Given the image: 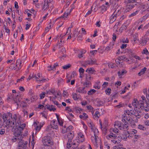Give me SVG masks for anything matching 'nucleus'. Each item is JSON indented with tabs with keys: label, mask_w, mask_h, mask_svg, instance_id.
Returning a JSON list of instances; mask_svg holds the SVG:
<instances>
[{
	"label": "nucleus",
	"mask_w": 149,
	"mask_h": 149,
	"mask_svg": "<svg viewBox=\"0 0 149 149\" xmlns=\"http://www.w3.org/2000/svg\"><path fill=\"white\" fill-rule=\"evenodd\" d=\"M94 116V118H96L97 119H98L100 116V114L99 112L98 111H96L94 114H93Z\"/></svg>",
	"instance_id": "27"
},
{
	"label": "nucleus",
	"mask_w": 149,
	"mask_h": 149,
	"mask_svg": "<svg viewBox=\"0 0 149 149\" xmlns=\"http://www.w3.org/2000/svg\"><path fill=\"white\" fill-rule=\"evenodd\" d=\"M2 118V116H1V113H0V127H1L2 126V125H3L4 126V125H3V122L1 121V120Z\"/></svg>",
	"instance_id": "55"
},
{
	"label": "nucleus",
	"mask_w": 149,
	"mask_h": 149,
	"mask_svg": "<svg viewBox=\"0 0 149 149\" xmlns=\"http://www.w3.org/2000/svg\"><path fill=\"white\" fill-rule=\"evenodd\" d=\"M127 72V71L125 69H122L120 70L118 72V76L119 78H120L121 77V76L126 74Z\"/></svg>",
	"instance_id": "21"
},
{
	"label": "nucleus",
	"mask_w": 149,
	"mask_h": 149,
	"mask_svg": "<svg viewBox=\"0 0 149 149\" xmlns=\"http://www.w3.org/2000/svg\"><path fill=\"white\" fill-rule=\"evenodd\" d=\"M58 66L57 63H55L53 65H49L47 66V70L48 71L55 70L56 69V68Z\"/></svg>",
	"instance_id": "17"
},
{
	"label": "nucleus",
	"mask_w": 149,
	"mask_h": 149,
	"mask_svg": "<svg viewBox=\"0 0 149 149\" xmlns=\"http://www.w3.org/2000/svg\"><path fill=\"white\" fill-rule=\"evenodd\" d=\"M111 89L108 88L107 89H106L105 91V92L107 94V95H109L111 93Z\"/></svg>",
	"instance_id": "60"
},
{
	"label": "nucleus",
	"mask_w": 149,
	"mask_h": 149,
	"mask_svg": "<svg viewBox=\"0 0 149 149\" xmlns=\"http://www.w3.org/2000/svg\"><path fill=\"white\" fill-rule=\"evenodd\" d=\"M27 143V141H24L22 139L18 143V147L19 149H26Z\"/></svg>",
	"instance_id": "11"
},
{
	"label": "nucleus",
	"mask_w": 149,
	"mask_h": 149,
	"mask_svg": "<svg viewBox=\"0 0 149 149\" xmlns=\"http://www.w3.org/2000/svg\"><path fill=\"white\" fill-rule=\"evenodd\" d=\"M82 125H83V128L84 129V132L86 134L88 129L87 127L84 123H82Z\"/></svg>",
	"instance_id": "52"
},
{
	"label": "nucleus",
	"mask_w": 149,
	"mask_h": 149,
	"mask_svg": "<svg viewBox=\"0 0 149 149\" xmlns=\"http://www.w3.org/2000/svg\"><path fill=\"white\" fill-rule=\"evenodd\" d=\"M141 102L143 103V102L141 101H140L139 102L136 99L134 98L132 102V105L133 106L134 109L137 110L138 108L140 107V106H141Z\"/></svg>",
	"instance_id": "10"
},
{
	"label": "nucleus",
	"mask_w": 149,
	"mask_h": 149,
	"mask_svg": "<svg viewBox=\"0 0 149 149\" xmlns=\"http://www.w3.org/2000/svg\"><path fill=\"white\" fill-rule=\"evenodd\" d=\"M113 45H114L113 44H110L109 46H107L106 47V48L105 49L107 51H109V50H111L113 48Z\"/></svg>",
	"instance_id": "39"
},
{
	"label": "nucleus",
	"mask_w": 149,
	"mask_h": 149,
	"mask_svg": "<svg viewBox=\"0 0 149 149\" xmlns=\"http://www.w3.org/2000/svg\"><path fill=\"white\" fill-rule=\"evenodd\" d=\"M29 102H30V100L28 99H25V100H24L23 101V102L24 103H25L26 104V105H23V107H26L27 105V104H29L30 103H29Z\"/></svg>",
	"instance_id": "45"
},
{
	"label": "nucleus",
	"mask_w": 149,
	"mask_h": 149,
	"mask_svg": "<svg viewBox=\"0 0 149 149\" xmlns=\"http://www.w3.org/2000/svg\"><path fill=\"white\" fill-rule=\"evenodd\" d=\"M63 96L64 97H67L68 96V93L65 91H63Z\"/></svg>",
	"instance_id": "64"
},
{
	"label": "nucleus",
	"mask_w": 149,
	"mask_h": 149,
	"mask_svg": "<svg viewBox=\"0 0 149 149\" xmlns=\"http://www.w3.org/2000/svg\"><path fill=\"white\" fill-rule=\"evenodd\" d=\"M44 123H43L42 124V126H39V125H38L37 123L36 122H35L33 125V126L35 127V129L37 131V132H38L41 129V127L44 124Z\"/></svg>",
	"instance_id": "20"
},
{
	"label": "nucleus",
	"mask_w": 149,
	"mask_h": 149,
	"mask_svg": "<svg viewBox=\"0 0 149 149\" xmlns=\"http://www.w3.org/2000/svg\"><path fill=\"white\" fill-rule=\"evenodd\" d=\"M53 102L58 107L60 108L62 107V105L61 104H59L58 103V102L56 101L55 100Z\"/></svg>",
	"instance_id": "51"
},
{
	"label": "nucleus",
	"mask_w": 149,
	"mask_h": 149,
	"mask_svg": "<svg viewBox=\"0 0 149 149\" xmlns=\"http://www.w3.org/2000/svg\"><path fill=\"white\" fill-rule=\"evenodd\" d=\"M119 58L120 60H123L126 62H127L129 61L128 58L126 57L125 56H120Z\"/></svg>",
	"instance_id": "32"
},
{
	"label": "nucleus",
	"mask_w": 149,
	"mask_h": 149,
	"mask_svg": "<svg viewBox=\"0 0 149 149\" xmlns=\"http://www.w3.org/2000/svg\"><path fill=\"white\" fill-rule=\"evenodd\" d=\"M56 97L57 96H56V95H54V97H52L51 96L49 97L50 100L52 101L53 102H54L55 101V100L56 99Z\"/></svg>",
	"instance_id": "48"
},
{
	"label": "nucleus",
	"mask_w": 149,
	"mask_h": 149,
	"mask_svg": "<svg viewBox=\"0 0 149 149\" xmlns=\"http://www.w3.org/2000/svg\"><path fill=\"white\" fill-rule=\"evenodd\" d=\"M118 128H112L110 129V132H113L115 133H117L118 132Z\"/></svg>",
	"instance_id": "40"
},
{
	"label": "nucleus",
	"mask_w": 149,
	"mask_h": 149,
	"mask_svg": "<svg viewBox=\"0 0 149 149\" xmlns=\"http://www.w3.org/2000/svg\"><path fill=\"white\" fill-rule=\"evenodd\" d=\"M58 124L60 126H62L63 125V122L61 118L58 119Z\"/></svg>",
	"instance_id": "58"
},
{
	"label": "nucleus",
	"mask_w": 149,
	"mask_h": 149,
	"mask_svg": "<svg viewBox=\"0 0 149 149\" xmlns=\"http://www.w3.org/2000/svg\"><path fill=\"white\" fill-rule=\"evenodd\" d=\"M110 6L109 3L108 2H106L105 4L103 5L101 7V8L102 11H106L108 8Z\"/></svg>",
	"instance_id": "18"
},
{
	"label": "nucleus",
	"mask_w": 149,
	"mask_h": 149,
	"mask_svg": "<svg viewBox=\"0 0 149 149\" xmlns=\"http://www.w3.org/2000/svg\"><path fill=\"white\" fill-rule=\"evenodd\" d=\"M141 106H140V108L142 110H144L146 111H148L149 110V109L147 108H145L144 106V104L143 103H142V102L141 103Z\"/></svg>",
	"instance_id": "36"
},
{
	"label": "nucleus",
	"mask_w": 149,
	"mask_h": 149,
	"mask_svg": "<svg viewBox=\"0 0 149 149\" xmlns=\"http://www.w3.org/2000/svg\"><path fill=\"white\" fill-rule=\"evenodd\" d=\"M71 12V10H68L66 11L63 15L60 17V18L61 20H66L68 19V15H70Z\"/></svg>",
	"instance_id": "13"
},
{
	"label": "nucleus",
	"mask_w": 149,
	"mask_h": 149,
	"mask_svg": "<svg viewBox=\"0 0 149 149\" xmlns=\"http://www.w3.org/2000/svg\"><path fill=\"white\" fill-rule=\"evenodd\" d=\"M95 92V90L94 89H91L88 92V95H91L94 93Z\"/></svg>",
	"instance_id": "47"
},
{
	"label": "nucleus",
	"mask_w": 149,
	"mask_h": 149,
	"mask_svg": "<svg viewBox=\"0 0 149 149\" xmlns=\"http://www.w3.org/2000/svg\"><path fill=\"white\" fill-rule=\"evenodd\" d=\"M87 124L89 127L91 129L92 132L93 133L94 136H92L91 137V139L94 145L97 146L99 143V138L98 137V135H99V131L93 122L90 119L88 120Z\"/></svg>",
	"instance_id": "2"
},
{
	"label": "nucleus",
	"mask_w": 149,
	"mask_h": 149,
	"mask_svg": "<svg viewBox=\"0 0 149 149\" xmlns=\"http://www.w3.org/2000/svg\"><path fill=\"white\" fill-rule=\"evenodd\" d=\"M93 79V78L91 77V75H88L86 76V80L87 81L91 82Z\"/></svg>",
	"instance_id": "44"
},
{
	"label": "nucleus",
	"mask_w": 149,
	"mask_h": 149,
	"mask_svg": "<svg viewBox=\"0 0 149 149\" xmlns=\"http://www.w3.org/2000/svg\"><path fill=\"white\" fill-rule=\"evenodd\" d=\"M97 52V50H95L91 51L90 52L92 55H94L96 54Z\"/></svg>",
	"instance_id": "63"
},
{
	"label": "nucleus",
	"mask_w": 149,
	"mask_h": 149,
	"mask_svg": "<svg viewBox=\"0 0 149 149\" xmlns=\"http://www.w3.org/2000/svg\"><path fill=\"white\" fill-rule=\"evenodd\" d=\"M134 7V5L133 4H128L126 6L127 9L129 10H127L126 12L129 11L130 10L133 8Z\"/></svg>",
	"instance_id": "29"
},
{
	"label": "nucleus",
	"mask_w": 149,
	"mask_h": 149,
	"mask_svg": "<svg viewBox=\"0 0 149 149\" xmlns=\"http://www.w3.org/2000/svg\"><path fill=\"white\" fill-rule=\"evenodd\" d=\"M86 51L85 50H82L80 51L78 55V58H79L83 57L84 55L86 53Z\"/></svg>",
	"instance_id": "22"
},
{
	"label": "nucleus",
	"mask_w": 149,
	"mask_h": 149,
	"mask_svg": "<svg viewBox=\"0 0 149 149\" xmlns=\"http://www.w3.org/2000/svg\"><path fill=\"white\" fill-rule=\"evenodd\" d=\"M144 93L146 94V97L148 100H149V88L148 90L146 89H145L143 90Z\"/></svg>",
	"instance_id": "26"
},
{
	"label": "nucleus",
	"mask_w": 149,
	"mask_h": 149,
	"mask_svg": "<svg viewBox=\"0 0 149 149\" xmlns=\"http://www.w3.org/2000/svg\"><path fill=\"white\" fill-rule=\"evenodd\" d=\"M35 78L34 75L32 74H31L29 76V77L27 79V81H28L30 80V79L32 78Z\"/></svg>",
	"instance_id": "61"
},
{
	"label": "nucleus",
	"mask_w": 149,
	"mask_h": 149,
	"mask_svg": "<svg viewBox=\"0 0 149 149\" xmlns=\"http://www.w3.org/2000/svg\"><path fill=\"white\" fill-rule=\"evenodd\" d=\"M74 136V133L72 132L69 133L67 135V137L69 140H72Z\"/></svg>",
	"instance_id": "25"
},
{
	"label": "nucleus",
	"mask_w": 149,
	"mask_h": 149,
	"mask_svg": "<svg viewBox=\"0 0 149 149\" xmlns=\"http://www.w3.org/2000/svg\"><path fill=\"white\" fill-rule=\"evenodd\" d=\"M107 139L109 140H111V142L115 144H118L121 141V139L117 136L116 134L111 132L106 136Z\"/></svg>",
	"instance_id": "5"
},
{
	"label": "nucleus",
	"mask_w": 149,
	"mask_h": 149,
	"mask_svg": "<svg viewBox=\"0 0 149 149\" xmlns=\"http://www.w3.org/2000/svg\"><path fill=\"white\" fill-rule=\"evenodd\" d=\"M86 72L92 74L94 73L95 71L93 68H88L86 70Z\"/></svg>",
	"instance_id": "24"
},
{
	"label": "nucleus",
	"mask_w": 149,
	"mask_h": 149,
	"mask_svg": "<svg viewBox=\"0 0 149 149\" xmlns=\"http://www.w3.org/2000/svg\"><path fill=\"white\" fill-rule=\"evenodd\" d=\"M129 120V118L123 116L122 118V121L124 123V124L118 121H116L114 124V127L118 128L120 130H127L128 129V122Z\"/></svg>",
	"instance_id": "3"
},
{
	"label": "nucleus",
	"mask_w": 149,
	"mask_h": 149,
	"mask_svg": "<svg viewBox=\"0 0 149 149\" xmlns=\"http://www.w3.org/2000/svg\"><path fill=\"white\" fill-rule=\"evenodd\" d=\"M93 6L91 7V10L88 11V12L86 13L85 16V17H87L91 13L92 10L93 9Z\"/></svg>",
	"instance_id": "54"
},
{
	"label": "nucleus",
	"mask_w": 149,
	"mask_h": 149,
	"mask_svg": "<svg viewBox=\"0 0 149 149\" xmlns=\"http://www.w3.org/2000/svg\"><path fill=\"white\" fill-rule=\"evenodd\" d=\"M147 68L145 67L143 68L140 71V72H139L138 73V75L140 76L141 75L143 74L144 73L145 71L146 70Z\"/></svg>",
	"instance_id": "33"
},
{
	"label": "nucleus",
	"mask_w": 149,
	"mask_h": 149,
	"mask_svg": "<svg viewBox=\"0 0 149 149\" xmlns=\"http://www.w3.org/2000/svg\"><path fill=\"white\" fill-rule=\"evenodd\" d=\"M45 92H42L39 95L40 99H42L44 98L45 96Z\"/></svg>",
	"instance_id": "42"
},
{
	"label": "nucleus",
	"mask_w": 149,
	"mask_h": 149,
	"mask_svg": "<svg viewBox=\"0 0 149 149\" xmlns=\"http://www.w3.org/2000/svg\"><path fill=\"white\" fill-rule=\"evenodd\" d=\"M139 10H136L135 12L131 13L130 15H129V17H130L133 16H134L137 14L139 12Z\"/></svg>",
	"instance_id": "41"
},
{
	"label": "nucleus",
	"mask_w": 149,
	"mask_h": 149,
	"mask_svg": "<svg viewBox=\"0 0 149 149\" xmlns=\"http://www.w3.org/2000/svg\"><path fill=\"white\" fill-rule=\"evenodd\" d=\"M3 122L4 127L8 126V127H11L12 128L16 129L15 131H20L22 133V131L25 127L24 123L21 124V121L18 115L16 114L11 115L10 114L8 116L4 114L3 116Z\"/></svg>",
	"instance_id": "1"
},
{
	"label": "nucleus",
	"mask_w": 149,
	"mask_h": 149,
	"mask_svg": "<svg viewBox=\"0 0 149 149\" xmlns=\"http://www.w3.org/2000/svg\"><path fill=\"white\" fill-rule=\"evenodd\" d=\"M121 41L123 43H128L129 41L128 39L127 38H124L122 39V40H121Z\"/></svg>",
	"instance_id": "53"
},
{
	"label": "nucleus",
	"mask_w": 149,
	"mask_h": 149,
	"mask_svg": "<svg viewBox=\"0 0 149 149\" xmlns=\"http://www.w3.org/2000/svg\"><path fill=\"white\" fill-rule=\"evenodd\" d=\"M42 142L45 149H52L53 143L50 137L45 136L42 139Z\"/></svg>",
	"instance_id": "4"
},
{
	"label": "nucleus",
	"mask_w": 149,
	"mask_h": 149,
	"mask_svg": "<svg viewBox=\"0 0 149 149\" xmlns=\"http://www.w3.org/2000/svg\"><path fill=\"white\" fill-rule=\"evenodd\" d=\"M29 12L33 14L34 15H36V11L33 9V8L30 10Z\"/></svg>",
	"instance_id": "62"
},
{
	"label": "nucleus",
	"mask_w": 149,
	"mask_h": 149,
	"mask_svg": "<svg viewBox=\"0 0 149 149\" xmlns=\"http://www.w3.org/2000/svg\"><path fill=\"white\" fill-rule=\"evenodd\" d=\"M138 128L141 130L145 131L146 130V129L144 126L141 125H139L138 126Z\"/></svg>",
	"instance_id": "35"
},
{
	"label": "nucleus",
	"mask_w": 149,
	"mask_h": 149,
	"mask_svg": "<svg viewBox=\"0 0 149 149\" xmlns=\"http://www.w3.org/2000/svg\"><path fill=\"white\" fill-rule=\"evenodd\" d=\"M48 3L47 2H45L42 8L44 10H46L48 8Z\"/></svg>",
	"instance_id": "37"
},
{
	"label": "nucleus",
	"mask_w": 149,
	"mask_h": 149,
	"mask_svg": "<svg viewBox=\"0 0 149 149\" xmlns=\"http://www.w3.org/2000/svg\"><path fill=\"white\" fill-rule=\"evenodd\" d=\"M38 1V0H33V4L36 7H38L39 6L38 3H37Z\"/></svg>",
	"instance_id": "50"
},
{
	"label": "nucleus",
	"mask_w": 149,
	"mask_h": 149,
	"mask_svg": "<svg viewBox=\"0 0 149 149\" xmlns=\"http://www.w3.org/2000/svg\"><path fill=\"white\" fill-rule=\"evenodd\" d=\"M9 98L11 100H13L15 102H17V99L14 95H11L9 96Z\"/></svg>",
	"instance_id": "28"
},
{
	"label": "nucleus",
	"mask_w": 149,
	"mask_h": 149,
	"mask_svg": "<svg viewBox=\"0 0 149 149\" xmlns=\"http://www.w3.org/2000/svg\"><path fill=\"white\" fill-rule=\"evenodd\" d=\"M51 125L47 127V128L46 129V130L47 131H49V128H52L53 129H57L58 128V125L57 121L55 120H53L51 122Z\"/></svg>",
	"instance_id": "9"
},
{
	"label": "nucleus",
	"mask_w": 149,
	"mask_h": 149,
	"mask_svg": "<svg viewBox=\"0 0 149 149\" xmlns=\"http://www.w3.org/2000/svg\"><path fill=\"white\" fill-rule=\"evenodd\" d=\"M69 115L68 116H67V117L70 121H71V119L73 118L74 117V116L72 113H69Z\"/></svg>",
	"instance_id": "46"
},
{
	"label": "nucleus",
	"mask_w": 149,
	"mask_h": 149,
	"mask_svg": "<svg viewBox=\"0 0 149 149\" xmlns=\"http://www.w3.org/2000/svg\"><path fill=\"white\" fill-rule=\"evenodd\" d=\"M45 108L47 109L50 111H54L56 110V109L55 108L54 106L53 105H47L45 106Z\"/></svg>",
	"instance_id": "19"
},
{
	"label": "nucleus",
	"mask_w": 149,
	"mask_h": 149,
	"mask_svg": "<svg viewBox=\"0 0 149 149\" xmlns=\"http://www.w3.org/2000/svg\"><path fill=\"white\" fill-rule=\"evenodd\" d=\"M113 149H126L125 148L120 147L118 146H115L113 148Z\"/></svg>",
	"instance_id": "57"
},
{
	"label": "nucleus",
	"mask_w": 149,
	"mask_h": 149,
	"mask_svg": "<svg viewBox=\"0 0 149 149\" xmlns=\"http://www.w3.org/2000/svg\"><path fill=\"white\" fill-rule=\"evenodd\" d=\"M85 141V138L84 135L82 132H79L77 133V136L76 139L75 140V142H77V143L76 142L73 143L74 145H78V143L82 142Z\"/></svg>",
	"instance_id": "7"
},
{
	"label": "nucleus",
	"mask_w": 149,
	"mask_h": 149,
	"mask_svg": "<svg viewBox=\"0 0 149 149\" xmlns=\"http://www.w3.org/2000/svg\"><path fill=\"white\" fill-rule=\"evenodd\" d=\"M35 78L36 79L37 82L38 83H41L45 82L46 80L45 79H43L42 78V75L41 74L38 73V74L36 76L35 75H34Z\"/></svg>",
	"instance_id": "12"
},
{
	"label": "nucleus",
	"mask_w": 149,
	"mask_h": 149,
	"mask_svg": "<svg viewBox=\"0 0 149 149\" xmlns=\"http://www.w3.org/2000/svg\"><path fill=\"white\" fill-rule=\"evenodd\" d=\"M74 111L77 113H81V111H82V109L79 108L75 107L74 109Z\"/></svg>",
	"instance_id": "43"
},
{
	"label": "nucleus",
	"mask_w": 149,
	"mask_h": 149,
	"mask_svg": "<svg viewBox=\"0 0 149 149\" xmlns=\"http://www.w3.org/2000/svg\"><path fill=\"white\" fill-rule=\"evenodd\" d=\"M70 66V64L65 65L63 66V68L64 69H67L69 68Z\"/></svg>",
	"instance_id": "59"
},
{
	"label": "nucleus",
	"mask_w": 149,
	"mask_h": 149,
	"mask_svg": "<svg viewBox=\"0 0 149 149\" xmlns=\"http://www.w3.org/2000/svg\"><path fill=\"white\" fill-rule=\"evenodd\" d=\"M127 28V26L126 25H122L121 27L119 29V31L120 32H122V31L123 30H125Z\"/></svg>",
	"instance_id": "49"
},
{
	"label": "nucleus",
	"mask_w": 149,
	"mask_h": 149,
	"mask_svg": "<svg viewBox=\"0 0 149 149\" xmlns=\"http://www.w3.org/2000/svg\"><path fill=\"white\" fill-rule=\"evenodd\" d=\"M79 117L80 118L84 120H86L88 116L87 114L85 113H83L82 115H79Z\"/></svg>",
	"instance_id": "23"
},
{
	"label": "nucleus",
	"mask_w": 149,
	"mask_h": 149,
	"mask_svg": "<svg viewBox=\"0 0 149 149\" xmlns=\"http://www.w3.org/2000/svg\"><path fill=\"white\" fill-rule=\"evenodd\" d=\"M137 133V131L134 129H131L129 131H127L125 133V137L123 138V139L124 141H126L127 140V138H129L130 137H132V134H136Z\"/></svg>",
	"instance_id": "8"
},
{
	"label": "nucleus",
	"mask_w": 149,
	"mask_h": 149,
	"mask_svg": "<svg viewBox=\"0 0 149 149\" xmlns=\"http://www.w3.org/2000/svg\"><path fill=\"white\" fill-rule=\"evenodd\" d=\"M139 42V43L142 45H144L147 43V41L146 40H143V38H142L140 39Z\"/></svg>",
	"instance_id": "34"
},
{
	"label": "nucleus",
	"mask_w": 149,
	"mask_h": 149,
	"mask_svg": "<svg viewBox=\"0 0 149 149\" xmlns=\"http://www.w3.org/2000/svg\"><path fill=\"white\" fill-rule=\"evenodd\" d=\"M117 13H116L115 11L113 13L110 17V23H112L116 19V17L118 15Z\"/></svg>",
	"instance_id": "16"
},
{
	"label": "nucleus",
	"mask_w": 149,
	"mask_h": 149,
	"mask_svg": "<svg viewBox=\"0 0 149 149\" xmlns=\"http://www.w3.org/2000/svg\"><path fill=\"white\" fill-rule=\"evenodd\" d=\"M132 112L133 111L132 110L129 111L128 110H125L124 112V114L122 115V118H123V116L129 117L130 120V116H131L132 115Z\"/></svg>",
	"instance_id": "14"
},
{
	"label": "nucleus",
	"mask_w": 149,
	"mask_h": 149,
	"mask_svg": "<svg viewBox=\"0 0 149 149\" xmlns=\"http://www.w3.org/2000/svg\"><path fill=\"white\" fill-rule=\"evenodd\" d=\"M72 96L74 100H77L79 97V95H77L76 93H73L72 94Z\"/></svg>",
	"instance_id": "30"
},
{
	"label": "nucleus",
	"mask_w": 149,
	"mask_h": 149,
	"mask_svg": "<svg viewBox=\"0 0 149 149\" xmlns=\"http://www.w3.org/2000/svg\"><path fill=\"white\" fill-rule=\"evenodd\" d=\"M69 27L68 28V29L67 30V31L66 33L67 35H69L67 39H70L71 38V35L72 34V33L70 32V30L69 29Z\"/></svg>",
	"instance_id": "31"
},
{
	"label": "nucleus",
	"mask_w": 149,
	"mask_h": 149,
	"mask_svg": "<svg viewBox=\"0 0 149 149\" xmlns=\"http://www.w3.org/2000/svg\"><path fill=\"white\" fill-rule=\"evenodd\" d=\"M13 135L10 139V141L12 142H16L19 143L23 138L22 133L19 131H15Z\"/></svg>",
	"instance_id": "6"
},
{
	"label": "nucleus",
	"mask_w": 149,
	"mask_h": 149,
	"mask_svg": "<svg viewBox=\"0 0 149 149\" xmlns=\"http://www.w3.org/2000/svg\"><path fill=\"white\" fill-rule=\"evenodd\" d=\"M77 92L82 94H85L86 93V90L85 89V87L83 86H80L77 88L76 90Z\"/></svg>",
	"instance_id": "15"
},
{
	"label": "nucleus",
	"mask_w": 149,
	"mask_h": 149,
	"mask_svg": "<svg viewBox=\"0 0 149 149\" xmlns=\"http://www.w3.org/2000/svg\"><path fill=\"white\" fill-rule=\"evenodd\" d=\"M87 108L88 110L92 113V114H93L94 113L93 108L91 105H88L87 106Z\"/></svg>",
	"instance_id": "38"
},
{
	"label": "nucleus",
	"mask_w": 149,
	"mask_h": 149,
	"mask_svg": "<svg viewBox=\"0 0 149 149\" xmlns=\"http://www.w3.org/2000/svg\"><path fill=\"white\" fill-rule=\"evenodd\" d=\"M91 84V82L86 81L84 83V85L86 87H88Z\"/></svg>",
	"instance_id": "56"
}]
</instances>
